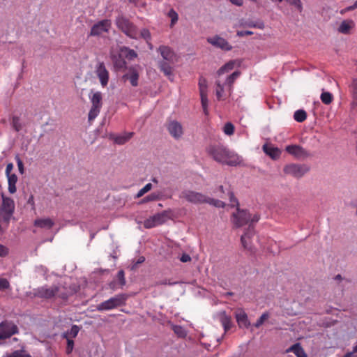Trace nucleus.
<instances>
[{
  "label": "nucleus",
  "instance_id": "obj_1",
  "mask_svg": "<svg viewBox=\"0 0 357 357\" xmlns=\"http://www.w3.org/2000/svg\"><path fill=\"white\" fill-rule=\"evenodd\" d=\"M228 197L231 206H236V212L232 213L231 221L235 227H242L248 225V229L241 236V241L245 249L252 252L250 239L255 234L254 224L259 220L260 216L257 213L252 215L247 210L239 208L238 202L232 192H228Z\"/></svg>",
  "mask_w": 357,
  "mask_h": 357
},
{
  "label": "nucleus",
  "instance_id": "obj_2",
  "mask_svg": "<svg viewBox=\"0 0 357 357\" xmlns=\"http://www.w3.org/2000/svg\"><path fill=\"white\" fill-rule=\"evenodd\" d=\"M79 289L77 286H70L68 288L57 285H44L33 290L35 297L44 299H51L58 298L63 301H66L69 296L75 294Z\"/></svg>",
  "mask_w": 357,
  "mask_h": 357
},
{
  "label": "nucleus",
  "instance_id": "obj_3",
  "mask_svg": "<svg viewBox=\"0 0 357 357\" xmlns=\"http://www.w3.org/2000/svg\"><path fill=\"white\" fill-rule=\"evenodd\" d=\"M208 153L217 162L229 166L240 163L239 156L220 144L211 145L207 149Z\"/></svg>",
  "mask_w": 357,
  "mask_h": 357
},
{
  "label": "nucleus",
  "instance_id": "obj_4",
  "mask_svg": "<svg viewBox=\"0 0 357 357\" xmlns=\"http://www.w3.org/2000/svg\"><path fill=\"white\" fill-rule=\"evenodd\" d=\"M179 197L185 199L188 202L194 204H209L218 208H223L225 206V204L221 200L215 199L200 192L190 190L182 191Z\"/></svg>",
  "mask_w": 357,
  "mask_h": 357
},
{
  "label": "nucleus",
  "instance_id": "obj_5",
  "mask_svg": "<svg viewBox=\"0 0 357 357\" xmlns=\"http://www.w3.org/2000/svg\"><path fill=\"white\" fill-rule=\"evenodd\" d=\"M115 24L117 28L129 38H138L139 31L137 26L123 15L116 17Z\"/></svg>",
  "mask_w": 357,
  "mask_h": 357
},
{
  "label": "nucleus",
  "instance_id": "obj_6",
  "mask_svg": "<svg viewBox=\"0 0 357 357\" xmlns=\"http://www.w3.org/2000/svg\"><path fill=\"white\" fill-rule=\"evenodd\" d=\"M128 296L126 294H119L105 301L96 306L98 311H107L117 308L126 305Z\"/></svg>",
  "mask_w": 357,
  "mask_h": 357
},
{
  "label": "nucleus",
  "instance_id": "obj_7",
  "mask_svg": "<svg viewBox=\"0 0 357 357\" xmlns=\"http://www.w3.org/2000/svg\"><path fill=\"white\" fill-rule=\"evenodd\" d=\"M2 204L0 207V215L3 222L9 223L15 211L14 200L10 197H6L3 194L1 195Z\"/></svg>",
  "mask_w": 357,
  "mask_h": 357
},
{
  "label": "nucleus",
  "instance_id": "obj_8",
  "mask_svg": "<svg viewBox=\"0 0 357 357\" xmlns=\"http://www.w3.org/2000/svg\"><path fill=\"white\" fill-rule=\"evenodd\" d=\"M102 93L100 91L95 92L91 96V107L90 109L88 116L89 121L94 120L99 114L100 109L102 106Z\"/></svg>",
  "mask_w": 357,
  "mask_h": 357
},
{
  "label": "nucleus",
  "instance_id": "obj_9",
  "mask_svg": "<svg viewBox=\"0 0 357 357\" xmlns=\"http://www.w3.org/2000/svg\"><path fill=\"white\" fill-rule=\"evenodd\" d=\"M283 171L285 174L291 175L295 178H301L310 171V168L305 165L291 163L285 165Z\"/></svg>",
  "mask_w": 357,
  "mask_h": 357
},
{
  "label": "nucleus",
  "instance_id": "obj_10",
  "mask_svg": "<svg viewBox=\"0 0 357 357\" xmlns=\"http://www.w3.org/2000/svg\"><path fill=\"white\" fill-rule=\"evenodd\" d=\"M19 333L18 327L13 322L3 321L0 323V340L10 338Z\"/></svg>",
  "mask_w": 357,
  "mask_h": 357
},
{
  "label": "nucleus",
  "instance_id": "obj_11",
  "mask_svg": "<svg viewBox=\"0 0 357 357\" xmlns=\"http://www.w3.org/2000/svg\"><path fill=\"white\" fill-rule=\"evenodd\" d=\"M94 73L98 78L101 86L104 88L108 84L109 79V73L107 69L104 62L98 61L95 66Z\"/></svg>",
  "mask_w": 357,
  "mask_h": 357
},
{
  "label": "nucleus",
  "instance_id": "obj_12",
  "mask_svg": "<svg viewBox=\"0 0 357 357\" xmlns=\"http://www.w3.org/2000/svg\"><path fill=\"white\" fill-rule=\"evenodd\" d=\"M167 212L166 211L158 213L149 217L144 221V227L146 229H151L158 225H162L167 220Z\"/></svg>",
  "mask_w": 357,
  "mask_h": 357
},
{
  "label": "nucleus",
  "instance_id": "obj_13",
  "mask_svg": "<svg viewBox=\"0 0 357 357\" xmlns=\"http://www.w3.org/2000/svg\"><path fill=\"white\" fill-rule=\"evenodd\" d=\"M198 85H199V93H200V97H201V102H202L203 111H204V113L206 115H207L208 113V96H207L208 86H207L206 79L203 77H200L199 79Z\"/></svg>",
  "mask_w": 357,
  "mask_h": 357
},
{
  "label": "nucleus",
  "instance_id": "obj_14",
  "mask_svg": "<svg viewBox=\"0 0 357 357\" xmlns=\"http://www.w3.org/2000/svg\"><path fill=\"white\" fill-rule=\"evenodd\" d=\"M111 21L109 20H102L95 24L91 29L89 36H99L104 33H107L111 28Z\"/></svg>",
  "mask_w": 357,
  "mask_h": 357
},
{
  "label": "nucleus",
  "instance_id": "obj_15",
  "mask_svg": "<svg viewBox=\"0 0 357 357\" xmlns=\"http://www.w3.org/2000/svg\"><path fill=\"white\" fill-rule=\"evenodd\" d=\"M167 129L170 135L174 139H179L183 134L182 125L176 121H170L167 125Z\"/></svg>",
  "mask_w": 357,
  "mask_h": 357
},
{
  "label": "nucleus",
  "instance_id": "obj_16",
  "mask_svg": "<svg viewBox=\"0 0 357 357\" xmlns=\"http://www.w3.org/2000/svg\"><path fill=\"white\" fill-rule=\"evenodd\" d=\"M286 151L289 154L298 159H304L310 155V152L298 145H289L286 147Z\"/></svg>",
  "mask_w": 357,
  "mask_h": 357
},
{
  "label": "nucleus",
  "instance_id": "obj_17",
  "mask_svg": "<svg viewBox=\"0 0 357 357\" xmlns=\"http://www.w3.org/2000/svg\"><path fill=\"white\" fill-rule=\"evenodd\" d=\"M207 41L212 45L219 47L222 50L229 51L232 49V46L223 38L218 36L207 38Z\"/></svg>",
  "mask_w": 357,
  "mask_h": 357
},
{
  "label": "nucleus",
  "instance_id": "obj_18",
  "mask_svg": "<svg viewBox=\"0 0 357 357\" xmlns=\"http://www.w3.org/2000/svg\"><path fill=\"white\" fill-rule=\"evenodd\" d=\"M356 24L352 20H343L337 28V31L340 33L348 35L355 28Z\"/></svg>",
  "mask_w": 357,
  "mask_h": 357
},
{
  "label": "nucleus",
  "instance_id": "obj_19",
  "mask_svg": "<svg viewBox=\"0 0 357 357\" xmlns=\"http://www.w3.org/2000/svg\"><path fill=\"white\" fill-rule=\"evenodd\" d=\"M162 57L169 61V62H173L174 61V59L176 57V54L168 46L165 45H161L159 47L158 50Z\"/></svg>",
  "mask_w": 357,
  "mask_h": 357
},
{
  "label": "nucleus",
  "instance_id": "obj_20",
  "mask_svg": "<svg viewBox=\"0 0 357 357\" xmlns=\"http://www.w3.org/2000/svg\"><path fill=\"white\" fill-rule=\"evenodd\" d=\"M34 226L50 229H51L54 225V222L51 218H38L34 220L33 222Z\"/></svg>",
  "mask_w": 357,
  "mask_h": 357
},
{
  "label": "nucleus",
  "instance_id": "obj_21",
  "mask_svg": "<svg viewBox=\"0 0 357 357\" xmlns=\"http://www.w3.org/2000/svg\"><path fill=\"white\" fill-rule=\"evenodd\" d=\"M123 78L128 79L132 86L138 85L139 73L134 68H130L128 73L123 75Z\"/></svg>",
  "mask_w": 357,
  "mask_h": 357
},
{
  "label": "nucleus",
  "instance_id": "obj_22",
  "mask_svg": "<svg viewBox=\"0 0 357 357\" xmlns=\"http://www.w3.org/2000/svg\"><path fill=\"white\" fill-rule=\"evenodd\" d=\"M236 319L240 327L248 328L250 326V321L248 320V315L244 311L241 310L236 312Z\"/></svg>",
  "mask_w": 357,
  "mask_h": 357
},
{
  "label": "nucleus",
  "instance_id": "obj_23",
  "mask_svg": "<svg viewBox=\"0 0 357 357\" xmlns=\"http://www.w3.org/2000/svg\"><path fill=\"white\" fill-rule=\"evenodd\" d=\"M160 70L165 74V76L171 81L173 80L174 74L173 68L165 61H161L159 64Z\"/></svg>",
  "mask_w": 357,
  "mask_h": 357
},
{
  "label": "nucleus",
  "instance_id": "obj_24",
  "mask_svg": "<svg viewBox=\"0 0 357 357\" xmlns=\"http://www.w3.org/2000/svg\"><path fill=\"white\" fill-rule=\"evenodd\" d=\"M133 135L134 132H125L123 135H121L114 136L112 139H114L116 144L122 145L126 143L128 141H129L132 137Z\"/></svg>",
  "mask_w": 357,
  "mask_h": 357
},
{
  "label": "nucleus",
  "instance_id": "obj_25",
  "mask_svg": "<svg viewBox=\"0 0 357 357\" xmlns=\"http://www.w3.org/2000/svg\"><path fill=\"white\" fill-rule=\"evenodd\" d=\"M287 352H292L297 357H306V354L299 343H296V344L292 345L291 347H290L287 350Z\"/></svg>",
  "mask_w": 357,
  "mask_h": 357
},
{
  "label": "nucleus",
  "instance_id": "obj_26",
  "mask_svg": "<svg viewBox=\"0 0 357 357\" xmlns=\"http://www.w3.org/2000/svg\"><path fill=\"white\" fill-rule=\"evenodd\" d=\"M8 192L10 194H14L16 192V183L17 181V176L15 174H13L10 176H8Z\"/></svg>",
  "mask_w": 357,
  "mask_h": 357
},
{
  "label": "nucleus",
  "instance_id": "obj_27",
  "mask_svg": "<svg viewBox=\"0 0 357 357\" xmlns=\"http://www.w3.org/2000/svg\"><path fill=\"white\" fill-rule=\"evenodd\" d=\"M263 149L264 152L273 159H277L280 157V151L278 148L264 146Z\"/></svg>",
  "mask_w": 357,
  "mask_h": 357
},
{
  "label": "nucleus",
  "instance_id": "obj_28",
  "mask_svg": "<svg viewBox=\"0 0 357 357\" xmlns=\"http://www.w3.org/2000/svg\"><path fill=\"white\" fill-rule=\"evenodd\" d=\"M349 90L350 92L352 93L354 102L353 105H357V79H354L349 85Z\"/></svg>",
  "mask_w": 357,
  "mask_h": 357
},
{
  "label": "nucleus",
  "instance_id": "obj_29",
  "mask_svg": "<svg viewBox=\"0 0 357 357\" xmlns=\"http://www.w3.org/2000/svg\"><path fill=\"white\" fill-rule=\"evenodd\" d=\"M10 124L12 128L16 131L19 132L22 130V126L20 122V118L17 116H13L11 119Z\"/></svg>",
  "mask_w": 357,
  "mask_h": 357
},
{
  "label": "nucleus",
  "instance_id": "obj_30",
  "mask_svg": "<svg viewBox=\"0 0 357 357\" xmlns=\"http://www.w3.org/2000/svg\"><path fill=\"white\" fill-rule=\"evenodd\" d=\"M294 118L297 122H303L307 118L306 112L303 109H299L295 112Z\"/></svg>",
  "mask_w": 357,
  "mask_h": 357
},
{
  "label": "nucleus",
  "instance_id": "obj_31",
  "mask_svg": "<svg viewBox=\"0 0 357 357\" xmlns=\"http://www.w3.org/2000/svg\"><path fill=\"white\" fill-rule=\"evenodd\" d=\"M221 323L224 327L225 331H228L232 326L231 318L227 315H224L221 318Z\"/></svg>",
  "mask_w": 357,
  "mask_h": 357
},
{
  "label": "nucleus",
  "instance_id": "obj_32",
  "mask_svg": "<svg viewBox=\"0 0 357 357\" xmlns=\"http://www.w3.org/2000/svg\"><path fill=\"white\" fill-rule=\"evenodd\" d=\"M240 74L241 73L239 71H235L227 77L226 80V84L229 86V90L231 89L233 84L234 83L235 80L238 77Z\"/></svg>",
  "mask_w": 357,
  "mask_h": 357
},
{
  "label": "nucleus",
  "instance_id": "obj_33",
  "mask_svg": "<svg viewBox=\"0 0 357 357\" xmlns=\"http://www.w3.org/2000/svg\"><path fill=\"white\" fill-rule=\"evenodd\" d=\"M160 199V193L153 192L148 196L145 197L142 200V203H146L149 202H153Z\"/></svg>",
  "mask_w": 357,
  "mask_h": 357
},
{
  "label": "nucleus",
  "instance_id": "obj_34",
  "mask_svg": "<svg viewBox=\"0 0 357 357\" xmlns=\"http://www.w3.org/2000/svg\"><path fill=\"white\" fill-rule=\"evenodd\" d=\"M223 93H224V86L220 83V82H216V89L215 94L217 99L220 100L223 99Z\"/></svg>",
  "mask_w": 357,
  "mask_h": 357
},
{
  "label": "nucleus",
  "instance_id": "obj_35",
  "mask_svg": "<svg viewBox=\"0 0 357 357\" xmlns=\"http://www.w3.org/2000/svg\"><path fill=\"white\" fill-rule=\"evenodd\" d=\"M333 99V95L329 92H323L321 95V100L326 105L330 104Z\"/></svg>",
  "mask_w": 357,
  "mask_h": 357
},
{
  "label": "nucleus",
  "instance_id": "obj_36",
  "mask_svg": "<svg viewBox=\"0 0 357 357\" xmlns=\"http://www.w3.org/2000/svg\"><path fill=\"white\" fill-rule=\"evenodd\" d=\"M168 16L171 18L170 26L172 27L178 21V15L177 13L173 8H172L168 13Z\"/></svg>",
  "mask_w": 357,
  "mask_h": 357
},
{
  "label": "nucleus",
  "instance_id": "obj_37",
  "mask_svg": "<svg viewBox=\"0 0 357 357\" xmlns=\"http://www.w3.org/2000/svg\"><path fill=\"white\" fill-rule=\"evenodd\" d=\"M152 188V184L149 183L146 184L141 190H139L137 194L136 195L137 198H139L142 197L145 193L150 191Z\"/></svg>",
  "mask_w": 357,
  "mask_h": 357
},
{
  "label": "nucleus",
  "instance_id": "obj_38",
  "mask_svg": "<svg viewBox=\"0 0 357 357\" xmlns=\"http://www.w3.org/2000/svg\"><path fill=\"white\" fill-rule=\"evenodd\" d=\"M268 317L269 314L268 312L263 313L261 316L257 319L254 326L256 328H259L264 323V321L268 319Z\"/></svg>",
  "mask_w": 357,
  "mask_h": 357
},
{
  "label": "nucleus",
  "instance_id": "obj_39",
  "mask_svg": "<svg viewBox=\"0 0 357 357\" xmlns=\"http://www.w3.org/2000/svg\"><path fill=\"white\" fill-rule=\"evenodd\" d=\"M117 280L119 281L120 287H123L126 285V281L125 278V273L123 270H120L116 275Z\"/></svg>",
  "mask_w": 357,
  "mask_h": 357
},
{
  "label": "nucleus",
  "instance_id": "obj_40",
  "mask_svg": "<svg viewBox=\"0 0 357 357\" xmlns=\"http://www.w3.org/2000/svg\"><path fill=\"white\" fill-rule=\"evenodd\" d=\"M234 62L229 61L219 69L218 74L220 75V74L224 73V72H225V71L227 72L229 70H231L234 68Z\"/></svg>",
  "mask_w": 357,
  "mask_h": 357
},
{
  "label": "nucleus",
  "instance_id": "obj_41",
  "mask_svg": "<svg viewBox=\"0 0 357 357\" xmlns=\"http://www.w3.org/2000/svg\"><path fill=\"white\" fill-rule=\"evenodd\" d=\"M139 36L144 39L146 43H149V41L151 39V33L149 29H143L141 30L140 33H139Z\"/></svg>",
  "mask_w": 357,
  "mask_h": 357
},
{
  "label": "nucleus",
  "instance_id": "obj_42",
  "mask_svg": "<svg viewBox=\"0 0 357 357\" xmlns=\"http://www.w3.org/2000/svg\"><path fill=\"white\" fill-rule=\"evenodd\" d=\"M224 132L227 135H231L234 132V126L231 123H227L224 126Z\"/></svg>",
  "mask_w": 357,
  "mask_h": 357
},
{
  "label": "nucleus",
  "instance_id": "obj_43",
  "mask_svg": "<svg viewBox=\"0 0 357 357\" xmlns=\"http://www.w3.org/2000/svg\"><path fill=\"white\" fill-rule=\"evenodd\" d=\"M10 287V282L7 279L0 278V291L8 289Z\"/></svg>",
  "mask_w": 357,
  "mask_h": 357
},
{
  "label": "nucleus",
  "instance_id": "obj_44",
  "mask_svg": "<svg viewBox=\"0 0 357 357\" xmlns=\"http://www.w3.org/2000/svg\"><path fill=\"white\" fill-rule=\"evenodd\" d=\"M15 159L17 162L20 173L22 174H24V164H23L22 160L20 159V158L18 155H15Z\"/></svg>",
  "mask_w": 357,
  "mask_h": 357
},
{
  "label": "nucleus",
  "instance_id": "obj_45",
  "mask_svg": "<svg viewBox=\"0 0 357 357\" xmlns=\"http://www.w3.org/2000/svg\"><path fill=\"white\" fill-rule=\"evenodd\" d=\"M9 357H31L29 354L22 351H15Z\"/></svg>",
  "mask_w": 357,
  "mask_h": 357
},
{
  "label": "nucleus",
  "instance_id": "obj_46",
  "mask_svg": "<svg viewBox=\"0 0 357 357\" xmlns=\"http://www.w3.org/2000/svg\"><path fill=\"white\" fill-rule=\"evenodd\" d=\"M126 51L127 52L126 56L129 59H132L134 58H136L137 56V53L133 50H130L129 48H126Z\"/></svg>",
  "mask_w": 357,
  "mask_h": 357
},
{
  "label": "nucleus",
  "instance_id": "obj_47",
  "mask_svg": "<svg viewBox=\"0 0 357 357\" xmlns=\"http://www.w3.org/2000/svg\"><path fill=\"white\" fill-rule=\"evenodd\" d=\"M290 4L294 5L300 12L302 10V5L300 0H287Z\"/></svg>",
  "mask_w": 357,
  "mask_h": 357
},
{
  "label": "nucleus",
  "instance_id": "obj_48",
  "mask_svg": "<svg viewBox=\"0 0 357 357\" xmlns=\"http://www.w3.org/2000/svg\"><path fill=\"white\" fill-rule=\"evenodd\" d=\"M145 261V257L143 256H140L136 261L134 262L133 265L131 267L132 270H135L138 267L139 264H142Z\"/></svg>",
  "mask_w": 357,
  "mask_h": 357
},
{
  "label": "nucleus",
  "instance_id": "obj_49",
  "mask_svg": "<svg viewBox=\"0 0 357 357\" xmlns=\"http://www.w3.org/2000/svg\"><path fill=\"white\" fill-rule=\"evenodd\" d=\"M74 347V342L72 340L68 339L67 340V347H66V353L67 354H70Z\"/></svg>",
  "mask_w": 357,
  "mask_h": 357
},
{
  "label": "nucleus",
  "instance_id": "obj_50",
  "mask_svg": "<svg viewBox=\"0 0 357 357\" xmlns=\"http://www.w3.org/2000/svg\"><path fill=\"white\" fill-rule=\"evenodd\" d=\"M8 248L2 244H0V257H4L8 255Z\"/></svg>",
  "mask_w": 357,
  "mask_h": 357
},
{
  "label": "nucleus",
  "instance_id": "obj_51",
  "mask_svg": "<svg viewBox=\"0 0 357 357\" xmlns=\"http://www.w3.org/2000/svg\"><path fill=\"white\" fill-rule=\"evenodd\" d=\"M177 284L176 282H171L170 280L165 279L157 282L158 285H173Z\"/></svg>",
  "mask_w": 357,
  "mask_h": 357
},
{
  "label": "nucleus",
  "instance_id": "obj_52",
  "mask_svg": "<svg viewBox=\"0 0 357 357\" xmlns=\"http://www.w3.org/2000/svg\"><path fill=\"white\" fill-rule=\"evenodd\" d=\"M180 261L185 263L191 261V257L188 254L183 253L180 257Z\"/></svg>",
  "mask_w": 357,
  "mask_h": 357
},
{
  "label": "nucleus",
  "instance_id": "obj_53",
  "mask_svg": "<svg viewBox=\"0 0 357 357\" xmlns=\"http://www.w3.org/2000/svg\"><path fill=\"white\" fill-rule=\"evenodd\" d=\"M79 332V328L78 326H73L71 329H70V335H72V336L73 337H76L77 333Z\"/></svg>",
  "mask_w": 357,
  "mask_h": 357
},
{
  "label": "nucleus",
  "instance_id": "obj_54",
  "mask_svg": "<svg viewBox=\"0 0 357 357\" xmlns=\"http://www.w3.org/2000/svg\"><path fill=\"white\" fill-rule=\"evenodd\" d=\"M174 331L176 333L179 335L180 336L184 335L183 330L182 327H181V326H174Z\"/></svg>",
  "mask_w": 357,
  "mask_h": 357
},
{
  "label": "nucleus",
  "instance_id": "obj_55",
  "mask_svg": "<svg viewBox=\"0 0 357 357\" xmlns=\"http://www.w3.org/2000/svg\"><path fill=\"white\" fill-rule=\"evenodd\" d=\"M13 165L12 163H9L7 165L6 168V174L7 176L13 174H11V171L13 170Z\"/></svg>",
  "mask_w": 357,
  "mask_h": 357
},
{
  "label": "nucleus",
  "instance_id": "obj_56",
  "mask_svg": "<svg viewBox=\"0 0 357 357\" xmlns=\"http://www.w3.org/2000/svg\"><path fill=\"white\" fill-rule=\"evenodd\" d=\"M251 34H252V32L250 31H238V33H237V35L238 36H248V35H251Z\"/></svg>",
  "mask_w": 357,
  "mask_h": 357
},
{
  "label": "nucleus",
  "instance_id": "obj_57",
  "mask_svg": "<svg viewBox=\"0 0 357 357\" xmlns=\"http://www.w3.org/2000/svg\"><path fill=\"white\" fill-rule=\"evenodd\" d=\"M353 10H354V8L352 5V6H348V7L341 10L340 13L341 15H344L345 13H347L348 11H351Z\"/></svg>",
  "mask_w": 357,
  "mask_h": 357
},
{
  "label": "nucleus",
  "instance_id": "obj_58",
  "mask_svg": "<svg viewBox=\"0 0 357 357\" xmlns=\"http://www.w3.org/2000/svg\"><path fill=\"white\" fill-rule=\"evenodd\" d=\"M343 357H354V353H353V351L349 352V353L346 354Z\"/></svg>",
  "mask_w": 357,
  "mask_h": 357
},
{
  "label": "nucleus",
  "instance_id": "obj_59",
  "mask_svg": "<svg viewBox=\"0 0 357 357\" xmlns=\"http://www.w3.org/2000/svg\"><path fill=\"white\" fill-rule=\"evenodd\" d=\"M342 279L341 275L338 274L335 277V280H341Z\"/></svg>",
  "mask_w": 357,
  "mask_h": 357
},
{
  "label": "nucleus",
  "instance_id": "obj_60",
  "mask_svg": "<svg viewBox=\"0 0 357 357\" xmlns=\"http://www.w3.org/2000/svg\"><path fill=\"white\" fill-rule=\"evenodd\" d=\"M28 202L29 203H33V198L32 196L29 199Z\"/></svg>",
  "mask_w": 357,
  "mask_h": 357
},
{
  "label": "nucleus",
  "instance_id": "obj_61",
  "mask_svg": "<svg viewBox=\"0 0 357 357\" xmlns=\"http://www.w3.org/2000/svg\"><path fill=\"white\" fill-rule=\"evenodd\" d=\"M219 189H220V190L221 191V192L225 193L224 188H223V186H222V185H220V186L219 187Z\"/></svg>",
  "mask_w": 357,
  "mask_h": 357
},
{
  "label": "nucleus",
  "instance_id": "obj_62",
  "mask_svg": "<svg viewBox=\"0 0 357 357\" xmlns=\"http://www.w3.org/2000/svg\"><path fill=\"white\" fill-rule=\"evenodd\" d=\"M353 353H357V344L354 347Z\"/></svg>",
  "mask_w": 357,
  "mask_h": 357
},
{
  "label": "nucleus",
  "instance_id": "obj_63",
  "mask_svg": "<svg viewBox=\"0 0 357 357\" xmlns=\"http://www.w3.org/2000/svg\"><path fill=\"white\" fill-rule=\"evenodd\" d=\"M110 287L112 288V289H114L115 288V282H113L110 284Z\"/></svg>",
  "mask_w": 357,
  "mask_h": 357
},
{
  "label": "nucleus",
  "instance_id": "obj_64",
  "mask_svg": "<svg viewBox=\"0 0 357 357\" xmlns=\"http://www.w3.org/2000/svg\"><path fill=\"white\" fill-rule=\"evenodd\" d=\"M353 6H354V9L357 8V0L354 3Z\"/></svg>",
  "mask_w": 357,
  "mask_h": 357
}]
</instances>
